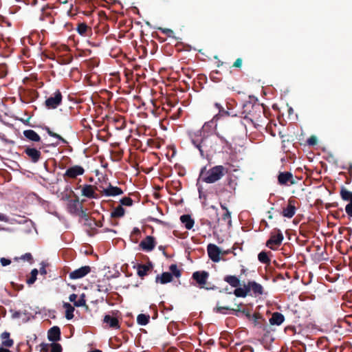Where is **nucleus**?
Wrapping results in <instances>:
<instances>
[{"label":"nucleus","instance_id":"nucleus-7","mask_svg":"<svg viewBox=\"0 0 352 352\" xmlns=\"http://www.w3.org/2000/svg\"><path fill=\"white\" fill-rule=\"evenodd\" d=\"M283 234L278 229H274L270 235V239L266 242V246L272 250H275L276 247L279 246L283 240Z\"/></svg>","mask_w":352,"mask_h":352},{"label":"nucleus","instance_id":"nucleus-20","mask_svg":"<svg viewBox=\"0 0 352 352\" xmlns=\"http://www.w3.org/2000/svg\"><path fill=\"white\" fill-rule=\"evenodd\" d=\"M284 320L285 317L281 313L274 312L270 319V322L272 325H280Z\"/></svg>","mask_w":352,"mask_h":352},{"label":"nucleus","instance_id":"nucleus-47","mask_svg":"<svg viewBox=\"0 0 352 352\" xmlns=\"http://www.w3.org/2000/svg\"><path fill=\"white\" fill-rule=\"evenodd\" d=\"M215 105L219 109V113H221V112L223 111L225 114L229 115V113L228 111H225L220 106V104L216 103Z\"/></svg>","mask_w":352,"mask_h":352},{"label":"nucleus","instance_id":"nucleus-35","mask_svg":"<svg viewBox=\"0 0 352 352\" xmlns=\"http://www.w3.org/2000/svg\"><path fill=\"white\" fill-rule=\"evenodd\" d=\"M38 270L36 269H34L33 270H32L30 277H29L27 280V283L28 285H32L35 282Z\"/></svg>","mask_w":352,"mask_h":352},{"label":"nucleus","instance_id":"nucleus-2","mask_svg":"<svg viewBox=\"0 0 352 352\" xmlns=\"http://www.w3.org/2000/svg\"><path fill=\"white\" fill-rule=\"evenodd\" d=\"M242 296V288L238 287L234 290V294L232 295L231 294H227L226 296V298L230 302L228 303L226 306H221L219 304L214 310L217 312L224 314V310H232L234 311L239 312L240 311V306L241 305V301L239 299L240 297Z\"/></svg>","mask_w":352,"mask_h":352},{"label":"nucleus","instance_id":"nucleus-25","mask_svg":"<svg viewBox=\"0 0 352 352\" xmlns=\"http://www.w3.org/2000/svg\"><path fill=\"white\" fill-rule=\"evenodd\" d=\"M23 135L27 139L33 142H39L41 140L40 136L32 129L24 131Z\"/></svg>","mask_w":352,"mask_h":352},{"label":"nucleus","instance_id":"nucleus-12","mask_svg":"<svg viewBox=\"0 0 352 352\" xmlns=\"http://www.w3.org/2000/svg\"><path fill=\"white\" fill-rule=\"evenodd\" d=\"M278 182L280 185H293L296 183L293 174L291 172H279Z\"/></svg>","mask_w":352,"mask_h":352},{"label":"nucleus","instance_id":"nucleus-14","mask_svg":"<svg viewBox=\"0 0 352 352\" xmlns=\"http://www.w3.org/2000/svg\"><path fill=\"white\" fill-rule=\"evenodd\" d=\"M90 271L91 269L89 266H84L72 272L69 276L71 279H78L85 276Z\"/></svg>","mask_w":352,"mask_h":352},{"label":"nucleus","instance_id":"nucleus-39","mask_svg":"<svg viewBox=\"0 0 352 352\" xmlns=\"http://www.w3.org/2000/svg\"><path fill=\"white\" fill-rule=\"evenodd\" d=\"M50 352H61L62 348L59 344L53 343L50 346Z\"/></svg>","mask_w":352,"mask_h":352},{"label":"nucleus","instance_id":"nucleus-40","mask_svg":"<svg viewBox=\"0 0 352 352\" xmlns=\"http://www.w3.org/2000/svg\"><path fill=\"white\" fill-rule=\"evenodd\" d=\"M162 33L166 34L168 37H173L174 32L168 28H158Z\"/></svg>","mask_w":352,"mask_h":352},{"label":"nucleus","instance_id":"nucleus-11","mask_svg":"<svg viewBox=\"0 0 352 352\" xmlns=\"http://www.w3.org/2000/svg\"><path fill=\"white\" fill-rule=\"evenodd\" d=\"M209 276V274L205 271L195 272L192 274L193 279L197 282L200 288H206L207 280Z\"/></svg>","mask_w":352,"mask_h":352},{"label":"nucleus","instance_id":"nucleus-33","mask_svg":"<svg viewBox=\"0 0 352 352\" xmlns=\"http://www.w3.org/2000/svg\"><path fill=\"white\" fill-rule=\"evenodd\" d=\"M150 267L145 265H140L138 266V274L140 277L146 276L149 271Z\"/></svg>","mask_w":352,"mask_h":352},{"label":"nucleus","instance_id":"nucleus-42","mask_svg":"<svg viewBox=\"0 0 352 352\" xmlns=\"http://www.w3.org/2000/svg\"><path fill=\"white\" fill-rule=\"evenodd\" d=\"M25 151V154H40V152L34 148H27Z\"/></svg>","mask_w":352,"mask_h":352},{"label":"nucleus","instance_id":"nucleus-29","mask_svg":"<svg viewBox=\"0 0 352 352\" xmlns=\"http://www.w3.org/2000/svg\"><path fill=\"white\" fill-rule=\"evenodd\" d=\"M63 307L65 310V317L67 320H71L74 318V307L69 302H64Z\"/></svg>","mask_w":352,"mask_h":352},{"label":"nucleus","instance_id":"nucleus-36","mask_svg":"<svg viewBox=\"0 0 352 352\" xmlns=\"http://www.w3.org/2000/svg\"><path fill=\"white\" fill-rule=\"evenodd\" d=\"M124 214V210L122 206H118L114 209L112 212V216L114 217H122Z\"/></svg>","mask_w":352,"mask_h":352},{"label":"nucleus","instance_id":"nucleus-41","mask_svg":"<svg viewBox=\"0 0 352 352\" xmlns=\"http://www.w3.org/2000/svg\"><path fill=\"white\" fill-rule=\"evenodd\" d=\"M120 202L122 205H124V206H131L133 201L129 197H124L121 199Z\"/></svg>","mask_w":352,"mask_h":352},{"label":"nucleus","instance_id":"nucleus-51","mask_svg":"<svg viewBox=\"0 0 352 352\" xmlns=\"http://www.w3.org/2000/svg\"><path fill=\"white\" fill-rule=\"evenodd\" d=\"M333 155H327V157L326 158V160L330 161V159H333Z\"/></svg>","mask_w":352,"mask_h":352},{"label":"nucleus","instance_id":"nucleus-27","mask_svg":"<svg viewBox=\"0 0 352 352\" xmlns=\"http://www.w3.org/2000/svg\"><path fill=\"white\" fill-rule=\"evenodd\" d=\"M78 33L82 36H87L88 33L91 32L89 28L85 23H78L76 28Z\"/></svg>","mask_w":352,"mask_h":352},{"label":"nucleus","instance_id":"nucleus-54","mask_svg":"<svg viewBox=\"0 0 352 352\" xmlns=\"http://www.w3.org/2000/svg\"><path fill=\"white\" fill-rule=\"evenodd\" d=\"M268 218H269V219H272V215H271V214H270V215H269Z\"/></svg>","mask_w":352,"mask_h":352},{"label":"nucleus","instance_id":"nucleus-38","mask_svg":"<svg viewBox=\"0 0 352 352\" xmlns=\"http://www.w3.org/2000/svg\"><path fill=\"white\" fill-rule=\"evenodd\" d=\"M8 73V67L4 63L0 64V78H4Z\"/></svg>","mask_w":352,"mask_h":352},{"label":"nucleus","instance_id":"nucleus-53","mask_svg":"<svg viewBox=\"0 0 352 352\" xmlns=\"http://www.w3.org/2000/svg\"><path fill=\"white\" fill-rule=\"evenodd\" d=\"M264 222H265V227H267V226H268L267 223L266 221H264Z\"/></svg>","mask_w":352,"mask_h":352},{"label":"nucleus","instance_id":"nucleus-5","mask_svg":"<svg viewBox=\"0 0 352 352\" xmlns=\"http://www.w3.org/2000/svg\"><path fill=\"white\" fill-rule=\"evenodd\" d=\"M226 169L222 166H216L203 173V180L206 183H214L220 179L225 174Z\"/></svg>","mask_w":352,"mask_h":352},{"label":"nucleus","instance_id":"nucleus-16","mask_svg":"<svg viewBox=\"0 0 352 352\" xmlns=\"http://www.w3.org/2000/svg\"><path fill=\"white\" fill-rule=\"evenodd\" d=\"M296 206H294V201L289 199L287 207L284 208L282 212L283 217L287 218H292L296 213Z\"/></svg>","mask_w":352,"mask_h":352},{"label":"nucleus","instance_id":"nucleus-17","mask_svg":"<svg viewBox=\"0 0 352 352\" xmlns=\"http://www.w3.org/2000/svg\"><path fill=\"white\" fill-rule=\"evenodd\" d=\"M84 173V169L80 166H74L68 168L66 171V175L71 178H74Z\"/></svg>","mask_w":352,"mask_h":352},{"label":"nucleus","instance_id":"nucleus-4","mask_svg":"<svg viewBox=\"0 0 352 352\" xmlns=\"http://www.w3.org/2000/svg\"><path fill=\"white\" fill-rule=\"evenodd\" d=\"M263 292V287L254 280L243 282V298L247 296L257 297L262 295Z\"/></svg>","mask_w":352,"mask_h":352},{"label":"nucleus","instance_id":"nucleus-6","mask_svg":"<svg viewBox=\"0 0 352 352\" xmlns=\"http://www.w3.org/2000/svg\"><path fill=\"white\" fill-rule=\"evenodd\" d=\"M207 251L209 258L215 263L220 261L225 255L229 253L228 250H222L214 244H209Z\"/></svg>","mask_w":352,"mask_h":352},{"label":"nucleus","instance_id":"nucleus-55","mask_svg":"<svg viewBox=\"0 0 352 352\" xmlns=\"http://www.w3.org/2000/svg\"><path fill=\"white\" fill-rule=\"evenodd\" d=\"M65 50L67 51L68 50V48L67 47H65Z\"/></svg>","mask_w":352,"mask_h":352},{"label":"nucleus","instance_id":"nucleus-26","mask_svg":"<svg viewBox=\"0 0 352 352\" xmlns=\"http://www.w3.org/2000/svg\"><path fill=\"white\" fill-rule=\"evenodd\" d=\"M1 338L3 346L11 347L14 344V341L10 338V333L8 332H3L1 333Z\"/></svg>","mask_w":352,"mask_h":352},{"label":"nucleus","instance_id":"nucleus-46","mask_svg":"<svg viewBox=\"0 0 352 352\" xmlns=\"http://www.w3.org/2000/svg\"><path fill=\"white\" fill-rule=\"evenodd\" d=\"M0 221H4V222H8L9 219L6 215H5L2 213H0Z\"/></svg>","mask_w":352,"mask_h":352},{"label":"nucleus","instance_id":"nucleus-28","mask_svg":"<svg viewBox=\"0 0 352 352\" xmlns=\"http://www.w3.org/2000/svg\"><path fill=\"white\" fill-rule=\"evenodd\" d=\"M269 254L272 255V253L270 252H261L258 255V261L263 264L270 265L271 259L269 257Z\"/></svg>","mask_w":352,"mask_h":352},{"label":"nucleus","instance_id":"nucleus-37","mask_svg":"<svg viewBox=\"0 0 352 352\" xmlns=\"http://www.w3.org/2000/svg\"><path fill=\"white\" fill-rule=\"evenodd\" d=\"M170 270L171 273L175 276V277H179L181 275L180 270L177 268V266L175 264L171 265L170 266Z\"/></svg>","mask_w":352,"mask_h":352},{"label":"nucleus","instance_id":"nucleus-1","mask_svg":"<svg viewBox=\"0 0 352 352\" xmlns=\"http://www.w3.org/2000/svg\"><path fill=\"white\" fill-rule=\"evenodd\" d=\"M209 123H206L201 129L191 133L190 138L192 145L200 154H210L218 151L219 141L217 136L208 131Z\"/></svg>","mask_w":352,"mask_h":352},{"label":"nucleus","instance_id":"nucleus-21","mask_svg":"<svg viewBox=\"0 0 352 352\" xmlns=\"http://www.w3.org/2000/svg\"><path fill=\"white\" fill-rule=\"evenodd\" d=\"M60 329L57 327H54L49 330L47 336L50 340L54 342L60 340Z\"/></svg>","mask_w":352,"mask_h":352},{"label":"nucleus","instance_id":"nucleus-30","mask_svg":"<svg viewBox=\"0 0 352 352\" xmlns=\"http://www.w3.org/2000/svg\"><path fill=\"white\" fill-rule=\"evenodd\" d=\"M94 187L91 185L85 186L82 189V195L87 197H94Z\"/></svg>","mask_w":352,"mask_h":352},{"label":"nucleus","instance_id":"nucleus-48","mask_svg":"<svg viewBox=\"0 0 352 352\" xmlns=\"http://www.w3.org/2000/svg\"><path fill=\"white\" fill-rule=\"evenodd\" d=\"M30 156H31V160L33 162H36L38 160L40 155H30Z\"/></svg>","mask_w":352,"mask_h":352},{"label":"nucleus","instance_id":"nucleus-10","mask_svg":"<svg viewBox=\"0 0 352 352\" xmlns=\"http://www.w3.org/2000/svg\"><path fill=\"white\" fill-rule=\"evenodd\" d=\"M108 123L113 125L117 130H122L126 127V122L123 116L114 115L107 118Z\"/></svg>","mask_w":352,"mask_h":352},{"label":"nucleus","instance_id":"nucleus-45","mask_svg":"<svg viewBox=\"0 0 352 352\" xmlns=\"http://www.w3.org/2000/svg\"><path fill=\"white\" fill-rule=\"evenodd\" d=\"M22 258L23 260H26V261H30L32 259V256L31 254L27 253V254H25V255H23L22 256Z\"/></svg>","mask_w":352,"mask_h":352},{"label":"nucleus","instance_id":"nucleus-22","mask_svg":"<svg viewBox=\"0 0 352 352\" xmlns=\"http://www.w3.org/2000/svg\"><path fill=\"white\" fill-rule=\"evenodd\" d=\"M173 280V276L171 273L164 272L161 275L156 277V282L161 284H166L171 282Z\"/></svg>","mask_w":352,"mask_h":352},{"label":"nucleus","instance_id":"nucleus-19","mask_svg":"<svg viewBox=\"0 0 352 352\" xmlns=\"http://www.w3.org/2000/svg\"><path fill=\"white\" fill-rule=\"evenodd\" d=\"M102 192L107 196H116L123 193L120 188L111 185H109L107 188H104Z\"/></svg>","mask_w":352,"mask_h":352},{"label":"nucleus","instance_id":"nucleus-3","mask_svg":"<svg viewBox=\"0 0 352 352\" xmlns=\"http://www.w3.org/2000/svg\"><path fill=\"white\" fill-rule=\"evenodd\" d=\"M243 315L253 328L265 330V320L260 313L252 312L248 307L243 305Z\"/></svg>","mask_w":352,"mask_h":352},{"label":"nucleus","instance_id":"nucleus-32","mask_svg":"<svg viewBox=\"0 0 352 352\" xmlns=\"http://www.w3.org/2000/svg\"><path fill=\"white\" fill-rule=\"evenodd\" d=\"M73 56L70 54L59 56L57 62L60 65H67L72 63Z\"/></svg>","mask_w":352,"mask_h":352},{"label":"nucleus","instance_id":"nucleus-52","mask_svg":"<svg viewBox=\"0 0 352 352\" xmlns=\"http://www.w3.org/2000/svg\"><path fill=\"white\" fill-rule=\"evenodd\" d=\"M243 275H245V276H247V274H246L245 270L244 269H243Z\"/></svg>","mask_w":352,"mask_h":352},{"label":"nucleus","instance_id":"nucleus-18","mask_svg":"<svg viewBox=\"0 0 352 352\" xmlns=\"http://www.w3.org/2000/svg\"><path fill=\"white\" fill-rule=\"evenodd\" d=\"M140 245L143 250L151 251L155 247L154 239L152 236H147L140 242Z\"/></svg>","mask_w":352,"mask_h":352},{"label":"nucleus","instance_id":"nucleus-23","mask_svg":"<svg viewBox=\"0 0 352 352\" xmlns=\"http://www.w3.org/2000/svg\"><path fill=\"white\" fill-rule=\"evenodd\" d=\"M104 322L106 323L109 327L116 329L119 327L118 320L116 318L112 317L109 315H106L104 316Z\"/></svg>","mask_w":352,"mask_h":352},{"label":"nucleus","instance_id":"nucleus-43","mask_svg":"<svg viewBox=\"0 0 352 352\" xmlns=\"http://www.w3.org/2000/svg\"><path fill=\"white\" fill-rule=\"evenodd\" d=\"M0 261H1V265L3 266L8 265L11 263V261L9 259H7V258H1Z\"/></svg>","mask_w":352,"mask_h":352},{"label":"nucleus","instance_id":"nucleus-34","mask_svg":"<svg viewBox=\"0 0 352 352\" xmlns=\"http://www.w3.org/2000/svg\"><path fill=\"white\" fill-rule=\"evenodd\" d=\"M137 320H138V324H141V325H145L146 324L148 321H149V316H146L145 314H140L138 318H137Z\"/></svg>","mask_w":352,"mask_h":352},{"label":"nucleus","instance_id":"nucleus-31","mask_svg":"<svg viewBox=\"0 0 352 352\" xmlns=\"http://www.w3.org/2000/svg\"><path fill=\"white\" fill-rule=\"evenodd\" d=\"M224 280L234 287H238L240 285V280L234 276H228Z\"/></svg>","mask_w":352,"mask_h":352},{"label":"nucleus","instance_id":"nucleus-44","mask_svg":"<svg viewBox=\"0 0 352 352\" xmlns=\"http://www.w3.org/2000/svg\"><path fill=\"white\" fill-rule=\"evenodd\" d=\"M242 65V58H238L233 64V67H240Z\"/></svg>","mask_w":352,"mask_h":352},{"label":"nucleus","instance_id":"nucleus-15","mask_svg":"<svg viewBox=\"0 0 352 352\" xmlns=\"http://www.w3.org/2000/svg\"><path fill=\"white\" fill-rule=\"evenodd\" d=\"M69 300L70 302H72L76 307H86V300L85 295L82 294L79 297L75 294H72L69 296Z\"/></svg>","mask_w":352,"mask_h":352},{"label":"nucleus","instance_id":"nucleus-9","mask_svg":"<svg viewBox=\"0 0 352 352\" xmlns=\"http://www.w3.org/2000/svg\"><path fill=\"white\" fill-rule=\"evenodd\" d=\"M340 194L344 201H349V204L345 207V211L349 217H352V192L342 187Z\"/></svg>","mask_w":352,"mask_h":352},{"label":"nucleus","instance_id":"nucleus-50","mask_svg":"<svg viewBox=\"0 0 352 352\" xmlns=\"http://www.w3.org/2000/svg\"><path fill=\"white\" fill-rule=\"evenodd\" d=\"M0 352H11L9 349L3 348V346L0 347Z\"/></svg>","mask_w":352,"mask_h":352},{"label":"nucleus","instance_id":"nucleus-24","mask_svg":"<svg viewBox=\"0 0 352 352\" xmlns=\"http://www.w3.org/2000/svg\"><path fill=\"white\" fill-rule=\"evenodd\" d=\"M180 220L182 223L184 225L185 228L188 230L191 229L195 223L194 220L191 218L190 215L188 214L181 216Z\"/></svg>","mask_w":352,"mask_h":352},{"label":"nucleus","instance_id":"nucleus-49","mask_svg":"<svg viewBox=\"0 0 352 352\" xmlns=\"http://www.w3.org/2000/svg\"><path fill=\"white\" fill-rule=\"evenodd\" d=\"M344 168H348L351 177H352V164H349V167H343Z\"/></svg>","mask_w":352,"mask_h":352},{"label":"nucleus","instance_id":"nucleus-8","mask_svg":"<svg viewBox=\"0 0 352 352\" xmlns=\"http://www.w3.org/2000/svg\"><path fill=\"white\" fill-rule=\"evenodd\" d=\"M63 96L60 90H56L45 101V107L49 109L57 108L62 102Z\"/></svg>","mask_w":352,"mask_h":352},{"label":"nucleus","instance_id":"nucleus-13","mask_svg":"<svg viewBox=\"0 0 352 352\" xmlns=\"http://www.w3.org/2000/svg\"><path fill=\"white\" fill-rule=\"evenodd\" d=\"M45 130L50 136L58 139L64 144V145L61 146L59 148V153H70L72 151V148L68 144V142L65 139H63L60 135L52 131L47 126L45 127Z\"/></svg>","mask_w":352,"mask_h":352}]
</instances>
